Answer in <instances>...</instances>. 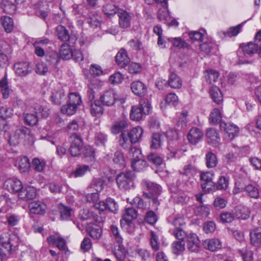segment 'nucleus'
Listing matches in <instances>:
<instances>
[{"instance_id":"31","label":"nucleus","mask_w":261,"mask_h":261,"mask_svg":"<svg viewBox=\"0 0 261 261\" xmlns=\"http://www.w3.org/2000/svg\"><path fill=\"white\" fill-rule=\"evenodd\" d=\"M65 96L64 90L59 88L58 90H54L50 96L52 101L57 105H60Z\"/></svg>"},{"instance_id":"6","label":"nucleus","mask_w":261,"mask_h":261,"mask_svg":"<svg viewBox=\"0 0 261 261\" xmlns=\"http://www.w3.org/2000/svg\"><path fill=\"white\" fill-rule=\"evenodd\" d=\"M30 134L31 130L29 128L23 126L19 127L10 136L9 143L11 145H16L19 143L20 140L29 137Z\"/></svg>"},{"instance_id":"55","label":"nucleus","mask_w":261,"mask_h":261,"mask_svg":"<svg viewBox=\"0 0 261 261\" xmlns=\"http://www.w3.org/2000/svg\"><path fill=\"white\" fill-rule=\"evenodd\" d=\"M61 218L63 220H66L71 215L72 209L64 205H59Z\"/></svg>"},{"instance_id":"30","label":"nucleus","mask_w":261,"mask_h":261,"mask_svg":"<svg viewBox=\"0 0 261 261\" xmlns=\"http://www.w3.org/2000/svg\"><path fill=\"white\" fill-rule=\"evenodd\" d=\"M112 161L116 167L122 168L125 166L123 154L120 150H117L115 152Z\"/></svg>"},{"instance_id":"51","label":"nucleus","mask_w":261,"mask_h":261,"mask_svg":"<svg viewBox=\"0 0 261 261\" xmlns=\"http://www.w3.org/2000/svg\"><path fill=\"white\" fill-rule=\"evenodd\" d=\"M173 252L174 254H178L184 251L185 245L184 240L174 242L172 244Z\"/></svg>"},{"instance_id":"17","label":"nucleus","mask_w":261,"mask_h":261,"mask_svg":"<svg viewBox=\"0 0 261 261\" xmlns=\"http://www.w3.org/2000/svg\"><path fill=\"white\" fill-rule=\"evenodd\" d=\"M5 186L9 191L13 193H19L22 188L21 182L15 178H9L6 180Z\"/></svg>"},{"instance_id":"14","label":"nucleus","mask_w":261,"mask_h":261,"mask_svg":"<svg viewBox=\"0 0 261 261\" xmlns=\"http://www.w3.org/2000/svg\"><path fill=\"white\" fill-rule=\"evenodd\" d=\"M186 240L187 248L190 251L196 252L198 250L200 241L196 234L193 233L188 234Z\"/></svg>"},{"instance_id":"33","label":"nucleus","mask_w":261,"mask_h":261,"mask_svg":"<svg viewBox=\"0 0 261 261\" xmlns=\"http://www.w3.org/2000/svg\"><path fill=\"white\" fill-rule=\"evenodd\" d=\"M103 112V109L99 101H95L90 103V113L93 116L99 117L102 115Z\"/></svg>"},{"instance_id":"18","label":"nucleus","mask_w":261,"mask_h":261,"mask_svg":"<svg viewBox=\"0 0 261 261\" xmlns=\"http://www.w3.org/2000/svg\"><path fill=\"white\" fill-rule=\"evenodd\" d=\"M240 47L242 49L244 55L247 58L252 57L258 50V44L252 42L242 44Z\"/></svg>"},{"instance_id":"4","label":"nucleus","mask_w":261,"mask_h":261,"mask_svg":"<svg viewBox=\"0 0 261 261\" xmlns=\"http://www.w3.org/2000/svg\"><path fill=\"white\" fill-rule=\"evenodd\" d=\"M151 104L149 100L146 98H142L138 106L132 107L130 113L131 119L139 121L142 118L143 115H148L151 111Z\"/></svg>"},{"instance_id":"13","label":"nucleus","mask_w":261,"mask_h":261,"mask_svg":"<svg viewBox=\"0 0 261 261\" xmlns=\"http://www.w3.org/2000/svg\"><path fill=\"white\" fill-rule=\"evenodd\" d=\"M203 137L202 131L199 128L192 127L188 134V139L193 145H196Z\"/></svg>"},{"instance_id":"12","label":"nucleus","mask_w":261,"mask_h":261,"mask_svg":"<svg viewBox=\"0 0 261 261\" xmlns=\"http://www.w3.org/2000/svg\"><path fill=\"white\" fill-rule=\"evenodd\" d=\"M14 69L16 74L19 76H25L32 72L30 63L27 62L16 63Z\"/></svg>"},{"instance_id":"63","label":"nucleus","mask_w":261,"mask_h":261,"mask_svg":"<svg viewBox=\"0 0 261 261\" xmlns=\"http://www.w3.org/2000/svg\"><path fill=\"white\" fill-rule=\"evenodd\" d=\"M177 147L178 144L174 143V144H172L171 142L169 143L167 148L168 152L167 154V158L168 159H173L176 157Z\"/></svg>"},{"instance_id":"38","label":"nucleus","mask_w":261,"mask_h":261,"mask_svg":"<svg viewBox=\"0 0 261 261\" xmlns=\"http://www.w3.org/2000/svg\"><path fill=\"white\" fill-rule=\"evenodd\" d=\"M0 90L4 99L9 97L11 89L8 86V82L6 76L0 80Z\"/></svg>"},{"instance_id":"29","label":"nucleus","mask_w":261,"mask_h":261,"mask_svg":"<svg viewBox=\"0 0 261 261\" xmlns=\"http://www.w3.org/2000/svg\"><path fill=\"white\" fill-rule=\"evenodd\" d=\"M118 9L112 2H109L103 6L102 11L108 17L114 16L117 13H118Z\"/></svg>"},{"instance_id":"8","label":"nucleus","mask_w":261,"mask_h":261,"mask_svg":"<svg viewBox=\"0 0 261 261\" xmlns=\"http://www.w3.org/2000/svg\"><path fill=\"white\" fill-rule=\"evenodd\" d=\"M214 174L210 172H202L200 175L201 187L202 190L209 192L214 187V183L213 181Z\"/></svg>"},{"instance_id":"61","label":"nucleus","mask_w":261,"mask_h":261,"mask_svg":"<svg viewBox=\"0 0 261 261\" xmlns=\"http://www.w3.org/2000/svg\"><path fill=\"white\" fill-rule=\"evenodd\" d=\"M45 162L43 160L39 159H34L32 162V166L34 169L38 172H42L45 168Z\"/></svg>"},{"instance_id":"54","label":"nucleus","mask_w":261,"mask_h":261,"mask_svg":"<svg viewBox=\"0 0 261 261\" xmlns=\"http://www.w3.org/2000/svg\"><path fill=\"white\" fill-rule=\"evenodd\" d=\"M196 173V167L192 165V164H188L184 166L183 168V171L181 173V174L182 175V177H184V176H189V178L190 179V176H193Z\"/></svg>"},{"instance_id":"47","label":"nucleus","mask_w":261,"mask_h":261,"mask_svg":"<svg viewBox=\"0 0 261 261\" xmlns=\"http://www.w3.org/2000/svg\"><path fill=\"white\" fill-rule=\"evenodd\" d=\"M132 205L137 206L138 208L146 210L149 208V205L141 198L140 197H136L129 202Z\"/></svg>"},{"instance_id":"26","label":"nucleus","mask_w":261,"mask_h":261,"mask_svg":"<svg viewBox=\"0 0 261 261\" xmlns=\"http://www.w3.org/2000/svg\"><path fill=\"white\" fill-rule=\"evenodd\" d=\"M204 248L212 251H216L221 248V242L216 238L205 240L203 242Z\"/></svg>"},{"instance_id":"43","label":"nucleus","mask_w":261,"mask_h":261,"mask_svg":"<svg viewBox=\"0 0 261 261\" xmlns=\"http://www.w3.org/2000/svg\"><path fill=\"white\" fill-rule=\"evenodd\" d=\"M219 76V73L216 70L209 69L205 71V78L206 81L210 84H213L215 83Z\"/></svg>"},{"instance_id":"24","label":"nucleus","mask_w":261,"mask_h":261,"mask_svg":"<svg viewBox=\"0 0 261 261\" xmlns=\"http://www.w3.org/2000/svg\"><path fill=\"white\" fill-rule=\"evenodd\" d=\"M18 195L20 198L25 200L32 199L36 196V190L32 186H28L24 189H22Z\"/></svg>"},{"instance_id":"37","label":"nucleus","mask_w":261,"mask_h":261,"mask_svg":"<svg viewBox=\"0 0 261 261\" xmlns=\"http://www.w3.org/2000/svg\"><path fill=\"white\" fill-rule=\"evenodd\" d=\"M137 216V213L136 210L132 207L127 208L123 214V219L128 224L135 219Z\"/></svg>"},{"instance_id":"27","label":"nucleus","mask_w":261,"mask_h":261,"mask_svg":"<svg viewBox=\"0 0 261 261\" xmlns=\"http://www.w3.org/2000/svg\"><path fill=\"white\" fill-rule=\"evenodd\" d=\"M149 245L151 249L154 252H157L160 250V243L157 232L153 230L150 231Z\"/></svg>"},{"instance_id":"39","label":"nucleus","mask_w":261,"mask_h":261,"mask_svg":"<svg viewBox=\"0 0 261 261\" xmlns=\"http://www.w3.org/2000/svg\"><path fill=\"white\" fill-rule=\"evenodd\" d=\"M56 35L59 39L67 41L69 39L68 31L62 25H58L56 29Z\"/></svg>"},{"instance_id":"64","label":"nucleus","mask_w":261,"mask_h":261,"mask_svg":"<svg viewBox=\"0 0 261 261\" xmlns=\"http://www.w3.org/2000/svg\"><path fill=\"white\" fill-rule=\"evenodd\" d=\"M142 70V66L139 63L132 62L129 64L127 68L128 72L130 74H136L139 73Z\"/></svg>"},{"instance_id":"41","label":"nucleus","mask_w":261,"mask_h":261,"mask_svg":"<svg viewBox=\"0 0 261 261\" xmlns=\"http://www.w3.org/2000/svg\"><path fill=\"white\" fill-rule=\"evenodd\" d=\"M1 22L5 31L10 33L13 30L14 22L12 19L7 16H3L1 17Z\"/></svg>"},{"instance_id":"28","label":"nucleus","mask_w":261,"mask_h":261,"mask_svg":"<svg viewBox=\"0 0 261 261\" xmlns=\"http://www.w3.org/2000/svg\"><path fill=\"white\" fill-rule=\"evenodd\" d=\"M251 243L254 246L261 244V227H257L250 232Z\"/></svg>"},{"instance_id":"34","label":"nucleus","mask_w":261,"mask_h":261,"mask_svg":"<svg viewBox=\"0 0 261 261\" xmlns=\"http://www.w3.org/2000/svg\"><path fill=\"white\" fill-rule=\"evenodd\" d=\"M169 86L173 89H179L182 86V81L176 74L171 73L168 81Z\"/></svg>"},{"instance_id":"25","label":"nucleus","mask_w":261,"mask_h":261,"mask_svg":"<svg viewBox=\"0 0 261 261\" xmlns=\"http://www.w3.org/2000/svg\"><path fill=\"white\" fill-rule=\"evenodd\" d=\"M29 208L31 213L42 215L45 212L46 205L41 201H33L29 204Z\"/></svg>"},{"instance_id":"40","label":"nucleus","mask_w":261,"mask_h":261,"mask_svg":"<svg viewBox=\"0 0 261 261\" xmlns=\"http://www.w3.org/2000/svg\"><path fill=\"white\" fill-rule=\"evenodd\" d=\"M206 166L208 168L215 167L218 163L216 155L211 151L207 152L205 154Z\"/></svg>"},{"instance_id":"57","label":"nucleus","mask_w":261,"mask_h":261,"mask_svg":"<svg viewBox=\"0 0 261 261\" xmlns=\"http://www.w3.org/2000/svg\"><path fill=\"white\" fill-rule=\"evenodd\" d=\"M90 170V168L88 165L79 166L72 173L74 177H81L84 175L87 171Z\"/></svg>"},{"instance_id":"46","label":"nucleus","mask_w":261,"mask_h":261,"mask_svg":"<svg viewBox=\"0 0 261 261\" xmlns=\"http://www.w3.org/2000/svg\"><path fill=\"white\" fill-rule=\"evenodd\" d=\"M103 180L101 178H95L93 180L89 188L92 191L100 192L102 191L104 186Z\"/></svg>"},{"instance_id":"49","label":"nucleus","mask_w":261,"mask_h":261,"mask_svg":"<svg viewBox=\"0 0 261 261\" xmlns=\"http://www.w3.org/2000/svg\"><path fill=\"white\" fill-rule=\"evenodd\" d=\"M162 5L163 6H165V8L159 10L158 18L160 21L166 22L170 19L169 11L167 9V2L166 1V4H165L164 3Z\"/></svg>"},{"instance_id":"58","label":"nucleus","mask_w":261,"mask_h":261,"mask_svg":"<svg viewBox=\"0 0 261 261\" xmlns=\"http://www.w3.org/2000/svg\"><path fill=\"white\" fill-rule=\"evenodd\" d=\"M83 152L85 158L88 161H93L94 159V150L93 148L90 146H86L83 149Z\"/></svg>"},{"instance_id":"44","label":"nucleus","mask_w":261,"mask_h":261,"mask_svg":"<svg viewBox=\"0 0 261 261\" xmlns=\"http://www.w3.org/2000/svg\"><path fill=\"white\" fill-rule=\"evenodd\" d=\"M235 214L238 219L245 220L249 217V210L245 206H237L236 208Z\"/></svg>"},{"instance_id":"53","label":"nucleus","mask_w":261,"mask_h":261,"mask_svg":"<svg viewBox=\"0 0 261 261\" xmlns=\"http://www.w3.org/2000/svg\"><path fill=\"white\" fill-rule=\"evenodd\" d=\"M68 98L69 99L68 101L70 104L74 105L77 108L82 103L81 96L76 93H70L68 96Z\"/></svg>"},{"instance_id":"42","label":"nucleus","mask_w":261,"mask_h":261,"mask_svg":"<svg viewBox=\"0 0 261 261\" xmlns=\"http://www.w3.org/2000/svg\"><path fill=\"white\" fill-rule=\"evenodd\" d=\"M72 51L67 43H64L60 48V56L64 60H68L72 57Z\"/></svg>"},{"instance_id":"16","label":"nucleus","mask_w":261,"mask_h":261,"mask_svg":"<svg viewBox=\"0 0 261 261\" xmlns=\"http://www.w3.org/2000/svg\"><path fill=\"white\" fill-rule=\"evenodd\" d=\"M47 241L49 244L56 245L60 250H67L65 239L58 234L49 236Z\"/></svg>"},{"instance_id":"36","label":"nucleus","mask_w":261,"mask_h":261,"mask_svg":"<svg viewBox=\"0 0 261 261\" xmlns=\"http://www.w3.org/2000/svg\"><path fill=\"white\" fill-rule=\"evenodd\" d=\"M213 100L217 104H220L223 100V95L220 89L217 87H212L210 91Z\"/></svg>"},{"instance_id":"3","label":"nucleus","mask_w":261,"mask_h":261,"mask_svg":"<svg viewBox=\"0 0 261 261\" xmlns=\"http://www.w3.org/2000/svg\"><path fill=\"white\" fill-rule=\"evenodd\" d=\"M20 242L19 237L14 234L4 233L0 237V252L5 255L14 253Z\"/></svg>"},{"instance_id":"22","label":"nucleus","mask_w":261,"mask_h":261,"mask_svg":"<svg viewBox=\"0 0 261 261\" xmlns=\"http://www.w3.org/2000/svg\"><path fill=\"white\" fill-rule=\"evenodd\" d=\"M244 192L247 196L251 198L257 199L259 196V186L256 183L246 185Z\"/></svg>"},{"instance_id":"1","label":"nucleus","mask_w":261,"mask_h":261,"mask_svg":"<svg viewBox=\"0 0 261 261\" xmlns=\"http://www.w3.org/2000/svg\"><path fill=\"white\" fill-rule=\"evenodd\" d=\"M49 114V109L46 106L39 103L28 105L23 113L24 123L30 126L36 125L38 121V116L46 118Z\"/></svg>"},{"instance_id":"50","label":"nucleus","mask_w":261,"mask_h":261,"mask_svg":"<svg viewBox=\"0 0 261 261\" xmlns=\"http://www.w3.org/2000/svg\"><path fill=\"white\" fill-rule=\"evenodd\" d=\"M161 135L158 133L153 134L151 137L150 147L156 149L161 147L162 145Z\"/></svg>"},{"instance_id":"9","label":"nucleus","mask_w":261,"mask_h":261,"mask_svg":"<svg viewBox=\"0 0 261 261\" xmlns=\"http://www.w3.org/2000/svg\"><path fill=\"white\" fill-rule=\"evenodd\" d=\"M141 185L144 189L148 191L149 195L159 196L162 192V188L159 184L148 179L142 181Z\"/></svg>"},{"instance_id":"32","label":"nucleus","mask_w":261,"mask_h":261,"mask_svg":"<svg viewBox=\"0 0 261 261\" xmlns=\"http://www.w3.org/2000/svg\"><path fill=\"white\" fill-rule=\"evenodd\" d=\"M110 230L112 237L118 244L119 248H121L122 246L123 239L120 233L118 227L115 225H112Z\"/></svg>"},{"instance_id":"56","label":"nucleus","mask_w":261,"mask_h":261,"mask_svg":"<svg viewBox=\"0 0 261 261\" xmlns=\"http://www.w3.org/2000/svg\"><path fill=\"white\" fill-rule=\"evenodd\" d=\"M241 28V25L239 24L234 27L230 28L227 32H222L220 34H223L224 37L236 36L239 33Z\"/></svg>"},{"instance_id":"52","label":"nucleus","mask_w":261,"mask_h":261,"mask_svg":"<svg viewBox=\"0 0 261 261\" xmlns=\"http://www.w3.org/2000/svg\"><path fill=\"white\" fill-rule=\"evenodd\" d=\"M77 108L74 105L70 104L68 101L66 105L63 106L61 111L62 113L66 114L68 115H72L76 112Z\"/></svg>"},{"instance_id":"45","label":"nucleus","mask_w":261,"mask_h":261,"mask_svg":"<svg viewBox=\"0 0 261 261\" xmlns=\"http://www.w3.org/2000/svg\"><path fill=\"white\" fill-rule=\"evenodd\" d=\"M222 114L220 110L217 108H215L211 112L210 116V122L211 123L214 124H217L221 121Z\"/></svg>"},{"instance_id":"35","label":"nucleus","mask_w":261,"mask_h":261,"mask_svg":"<svg viewBox=\"0 0 261 261\" xmlns=\"http://www.w3.org/2000/svg\"><path fill=\"white\" fill-rule=\"evenodd\" d=\"M0 5L3 11L6 13L13 14L15 11V5L8 0H0Z\"/></svg>"},{"instance_id":"60","label":"nucleus","mask_w":261,"mask_h":261,"mask_svg":"<svg viewBox=\"0 0 261 261\" xmlns=\"http://www.w3.org/2000/svg\"><path fill=\"white\" fill-rule=\"evenodd\" d=\"M166 137L169 139L168 144L171 142L172 144H178L177 139L178 137V133L175 130L170 129L166 132Z\"/></svg>"},{"instance_id":"21","label":"nucleus","mask_w":261,"mask_h":261,"mask_svg":"<svg viewBox=\"0 0 261 261\" xmlns=\"http://www.w3.org/2000/svg\"><path fill=\"white\" fill-rule=\"evenodd\" d=\"M116 62L121 67H125L129 63L130 59L125 49L121 48L118 52L116 56Z\"/></svg>"},{"instance_id":"62","label":"nucleus","mask_w":261,"mask_h":261,"mask_svg":"<svg viewBox=\"0 0 261 261\" xmlns=\"http://www.w3.org/2000/svg\"><path fill=\"white\" fill-rule=\"evenodd\" d=\"M30 168V163L27 157L21 158L19 162V169L22 172H25L29 170Z\"/></svg>"},{"instance_id":"2","label":"nucleus","mask_w":261,"mask_h":261,"mask_svg":"<svg viewBox=\"0 0 261 261\" xmlns=\"http://www.w3.org/2000/svg\"><path fill=\"white\" fill-rule=\"evenodd\" d=\"M143 134V130L139 126L133 127L129 132L123 131L119 136V145L124 149H127L132 144L140 142Z\"/></svg>"},{"instance_id":"10","label":"nucleus","mask_w":261,"mask_h":261,"mask_svg":"<svg viewBox=\"0 0 261 261\" xmlns=\"http://www.w3.org/2000/svg\"><path fill=\"white\" fill-rule=\"evenodd\" d=\"M220 128L230 140L233 139L239 132V128L236 125L226 123L224 121H220Z\"/></svg>"},{"instance_id":"5","label":"nucleus","mask_w":261,"mask_h":261,"mask_svg":"<svg viewBox=\"0 0 261 261\" xmlns=\"http://www.w3.org/2000/svg\"><path fill=\"white\" fill-rule=\"evenodd\" d=\"M134 178L135 175L131 171L122 172L117 175L116 182L120 189L127 190L132 186Z\"/></svg>"},{"instance_id":"11","label":"nucleus","mask_w":261,"mask_h":261,"mask_svg":"<svg viewBox=\"0 0 261 261\" xmlns=\"http://www.w3.org/2000/svg\"><path fill=\"white\" fill-rule=\"evenodd\" d=\"M118 16L119 17V24L120 27L122 29L129 28L131 24L132 16L126 11L120 9L118 11Z\"/></svg>"},{"instance_id":"19","label":"nucleus","mask_w":261,"mask_h":261,"mask_svg":"<svg viewBox=\"0 0 261 261\" xmlns=\"http://www.w3.org/2000/svg\"><path fill=\"white\" fill-rule=\"evenodd\" d=\"M128 126V121L125 118L118 119L115 121L112 125L111 131L114 135L118 134Z\"/></svg>"},{"instance_id":"15","label":"nucleus","mask_w":261,"mask_h":261,"mask_svg":"<svg viewBox=\"0 0 261 261\" xmlns=\"http://www.w3.org/2000/svg\"><path fill=\"white\" fill-rule=\"evenodd\" d=\"M206 140L208 144L214 146H217L220 144V137L217 130L209 128L206 133Z\"/></svg>"},{"instance_id":"59","label":"nucleus","mask_w":261,"mask_h":261,"mask_svg":"<svg viewBox=\"0 0 261 261\" xmlns=\"http://www.w3.org/2000/svg\"><path fill=\"white\" fill-rule=\"evenodd\" d=\"M13 110L7 107H0V117L3 119L11 118L13 116Z\"/></svg>"},{"instance_id":"7","label":"nucleus","mask_w":261,"mask_h":261,"mask_svg":"<svg viewBox=\"0 0 261 261\" xmlns=\"http://www.w3.org/2000/svg\"><path fill=\"white\" fill-rule=\"evenodd\" d=\"M100 100L103 105L111 106L115 103L116 100L121 101L122 103L124 102L125 98H119L113 90H109L101 96Z\"/></svg>"},{"instance_id":"23","label":"nucleus","mask_w":261,"mask_h":261,"mask_svg":"<svg viewBox=\"0 0 261 261\" xmlns=\"http://www.w3.org/2000/svg\"><path fill=\"white\" fill-rule=\"evenodd\" d=\"M87 231L90 237L94 240H98L102 236V229L95 224L89 223L87 227Z\"/></svg>"},{"instance_id":"48","label":"nucleus","mask_w":261,"mask_h":261,"mask_svg":"<svg viewBox=\"0 0 261 261\" xmlns=\"http://www.w3.org/2000/svg\"><path fill=\"white\" fill-rule=\"evenodd\" d=\"M132 167L136 171L143 170L147 167V163L143 158L133 160L132 162Z\"/></svg>"},{"instance_id":"20","label":"nucleus","mask_w":261,"mask_h":261,"mask_svg":"<svg viewBox=\"0 0 261 261\" xmlns=\"http://www.w3.org/2000/svg\"><path fill=\"white\" fill-rule=\"evenodd\" d=\"M131 89L132 92L136 95L143 96L147 92V87L144 83L136 81L131 84Z\"/></svg>"}]
</instances>
